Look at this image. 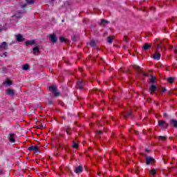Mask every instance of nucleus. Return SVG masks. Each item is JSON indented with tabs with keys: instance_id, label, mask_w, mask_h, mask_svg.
<instances>
[{
	"instance_id": "obj_1",
	"label": "nucleus",
	"mask_w": 177,
	"mask_h": 177,
	"mask_svg": "<svg viewBox=\"0 0 177 177\" xmlns=\"http://www.w3.org/2000/svg\"><path fill=\"white\" fill-rule=\"evenodd\" d=\"M28 150H30V151H34L35 154H38V153H39V149L37 146H31L28 148Z\"/></svg>"
},
{
	"instance_id": "obj_2",
	"label": "nucleus",
	"mask_w": 177,
	"mask_h": 177,
	"mask_svg": "<svg viewBox=\"0 0 177 177\" xmlns=\"http://www.w3.org/2000/svg\"><path fill=\"white\" fill-rule=\"evenodd\" d=\"M50 92H53L54 93L55 96H59V93L57 92V88L55 86H52L50 87Z\"/></svg>"
},
{
	"instance_id": "obj_3",
	"label": "nucleus",
	"mask_w": 177,
	"mask_h": 177,
	"mask_svg": "<svg viewBox=\"0 0 177 177\" xmlns=\"http://www.w3.org/2000/svg\"><path fill=\"white\" fill-rule=\"evenodd\" d=\"M158 125L161 128H168V123L165 122L164 120H159Z\"/></svg>"
},
{
	"instance_id": "obj_4",
	"label": "nucleus",
	"mask_w": 177,
	"mask_h": 177,
	"mask_svg": "<svg viewBox=\"0 0 177 177\" xmlns=\"http://www.w3.org/2000/svg\"><path fill=\"white\" fill-rule=\"evenodd\" d=\"M16 135L13 134V133H10L9 136H8V139L10 140V142L11 143H15V142H16Z\"/></svg>"
},
{
	"instance_id": "obj_5",
	"label": "nucleus",
	"mask_w": 177,
	"mask_h": 177,
	"mask_svg": "<svg viewBox=\"0 0 177 177\" xmlns=\"http://www.w3.org/2000/svg\"><path fill=\"white\" fill-rule=\"evenodd\" d=\"M0 49L3 50H7L8 49V43L3 41V43L0 44Z\"/></svg>"
},
{
	"instance_id": "obj_6",
	"label": "nucleus",
	"mask_w": 177,
	"mask_h": 177,
	"mask_svg": "<svg viewBox=\"0 0 177 177\" xmlns=\"http://www.w3.org/2000/svg\"><path fill=\"white\" fill-rule=\"evenodd\" d=\"M146 161H147V165H149L153 164L154 162V158H153L150 156H147Z\"/></svg>"
},
{
	"instance_id": "obj_7",
	"label": "nucleus",
	"mask_w": 177,
	"mask_h": 177,
	"mask_svg": "<svg viewBox=\"0 0 177 177\" xmlns=\"http://www.w3.org/2000/svg\"><path fill=\"white\" fill-rule=\"evenodd\" d=\"M6 93L9 96H13L15 95V90L12 88H8L6 91Z\"/></svg>"
},
{
	"instance_id": "obj_8",
	"label": "nucleus",
	"mask_w": 177,
	"mask_h": 177,
	"mask_svg": "<svg viewBox=\"0 0 177 177\" xmlns=\"http://www.w3.org/2000/svg\"><path fill=\"white\" fill-rule=\"evenodd\" d=\"M50 39H51V42L53 44H56V42H57V38L55 34L50 35Z\"/></svg>"
},
{
	"instance_id": "obj_9",
	"label": "nucleus",
	"mask_w": 177,
	"mask_h": 177,
	"mask_svg": "<svg viewBox=\"0 0 177 177\" xmlns=\"http://www.w3.org/2000/svg\"><path fill=\"white\" fill-rule=\"evenodd\" d=\"M12 84V80L9 79H6V81L3 82V85H4L5 86H10Z\"/></svg>"
},
{
	"instance_id": "obj_10",
	"label": "nucleus",
	"mask_w": 177,
	"mask_h": 177,
	"mask_svg": "<svg viewBox=\"0 0 177 177\" xmlns=\"http://www.w3.org/2000/svg\"><path fill=\"white\" fill-rule=\"evenodd\" d=\"M77 86L79 89H82L84 88V81L79 80L77 83Z\"/></svg>"
},
{
	"instance_id": "obj_11",
	"label": "nucleus",
	"mask_w": 177,
	"mask_h": 177,
	"mask_svg": "<svg viewBox=\"0 0 177 177\" xmlns=\"http://www.w3.org/2000/svg\"><path fill=\"white\" fill-rule=\"evenodd\" d=\"M109 21L101 19V21L100 22V26H101L102 27H104V26H106V24H109Z\"/></svg>"
},
{
	"instance_id": "obj_12",
	"label": "nucleus",
	"mask_w": 177,
	"mask_h": 177,
	"mask_svg": "<svg viewBox=\"0 0 177 177\" xmlns=\"http://www.w3.org/2000/svg\"><path fill=\"white\" fill-rule=\"evenodd\" d=\"M161 57V54H160V53H155L153 55V59H155L156 60H160Z\"/></svg>"
},
{
	"instance_id": "obj_13",
	"label": "nucleus",
	"mask_w": 177,
	"mask_h": 177,
	"mask_svg": "<svg viewBox=\"0 0 177 177\" xmlns=\"http://www.w3.org/2000/svg\"><path fill=\"white\" fill-rule=\"evenodd\" d=\"M75 172L76 174H81L82 172V166H79L75 169Z\"/></svg>"
},
{
	"instance_id": "obj_14",
	"label": "nucleus",
	"mask_w": 177,
	"mask_h": 177,
	"mask_svg": "<svg viewBox=\"0 0 177 177\" xmlns=\"http://www.w3.org/2000/svg\"><path fill=\"white\" fill-rule=\"evenodd\" d=\"M156 91H157V87L154 85H151L149 87V91L151 92V93H153V92H156Z\"/></svg>"
},
{
	"instance_id": "obj_15",
	"label": "nucleus",
	"mask_w": 177,
	"mask_h": 177,
	"mask_svg": "<svg viewBox=\"0 0 177 177\" xmlns=\"http://www.w3.org/2000/svg\"><path fill=\"white\" fill-rule=\"evenodd\" d=\"M22 70L24 71H27V70H30V65L28 64H25L22 66Z\"/></svg>"
},
{
	"instance_id": "obj_16",
	"label": "nucleus",
	"mask_w": 177,
	"mask_h": 177,
	"mask_svg": "<svg viewBox=\"0 0 177 177\" xmlns=\"http://www.w3.org/2000/svg\"><path fill=\"white\" fill-rule=\"evenodd\" d=\"M23 13H26V11L18 12L15 15V16L17 19H20V17L23 15Z\"/></svg>"
},
{
	"instance_id": "obj_17",
	"label": "nucleus",
	"mask_w": 177,
	"mask_h": 177,
	"mask_svg": "<svg viewBox=\"0 0 177 177\" xmlns=\"http://www.w3.org/2000/svg\"><path fill=\"white\" fill-rule=\"evenodd\" d=\"M16 39L18 42H21V41H23L24 39L21 35H16Z\"/></svg>"
},
{
	"instance_id": "obj_18",
	"label": "nucleus",
	"mask_w": 177,
	"mask_h": 177,
	"mask_svg": "<svg viewBox=\"0 0 177 177\" xmlns=\"http://www.w3.org/2000/svg\"><path fill=\"white\" fill-rule=\"evenodd\" d=\"M35 40H28L25 42V44L27 46L35 45Z\"/></svg>"
},
{
	"instance_id": "obj_19",
	"label": "nucleus",
	"mask_w": 177,
	"mask_h": 177,
	"mask_svg": "<svg viewBox=\"0 0 177 177\" xmlns=\"http://www.w3.org/2000/svg\"><path fill=\"white\" fill-rule=\"evenodd\" d=\"M39 53V48L38 46H35L33 48V55H38Z\"/></svg>"
},
{
	"instance_id": "obj_20",
	"label": "nucleus",
	"mask_w": 177,
	"mask_h": 177,
	"mask_svg": "<svg viewBox=\"0 0 177 177\" xmlns=\"http://www.w3.org/2000/svg\"><path fill=\"white\" fill-rule=\"evenodd\" d=\"M171 125H173L174 128H177V121L176 120H170Z\"/></svg>"
},
{
	"instance_id": "obj_21",
	"label": "nucleus",
	"mask_w": 177,
	"mask_h": 177,
	"mask_svg": "<svg viewBox=\"0 0 177 177\" xmlns=\"http://www.w3.org/2000/svg\"><path fill=\"white\" fill-rule=\"evenodd\" d=\"M113 39H114V37H111V36L108 37L107 38L108 44H112Z\"/></svg>"
},
{
	"instance_id": "obj_22",
	"label": "nucleus",
	"mask_w": 177,
	"mask_h": 177,
	"mask_svg": "<svg viewBox=\"0 0 177 177\" xmlns=\"http://www.w3.org/2000/svg\"><path fill=\"white\" fill-rule=\"evenodd\" d=\"M151 48V46L150 45H149L147 43H146L144 45V50H147V49H150Z\"/></svg>"
},
{
	"instance_id": "obj_23",
	"label": "nucleus",
	"mask_w": 177,
	"mask_h": 177,
	"mask_svg": "<svg viewBox=\"0 0 177 177\" xmlns=\"http://www.w3.org/2000/svg\"><path fill=\"white\" fill-rule=\"evenodd\" d=\"M72 146L73 149H78V143L75 142V141L73 142Z\"/></svg>"
},
{
	"instance_id": "obj_24",
	"label": "nucleus",
	"mask_w": 177,
	"mask_h": 177,
	"mask_svg": "<svg viewBox=\"0 0 177 177\" xmlns=\"http://www.w3.org/2000/svg\"><path fill=\"white\" fill-rule=\"evenodd\" d=\"M34 2H35V0H26V3L28 5H32V3H34Z\"/></svg>"
},
{
	"instance_id": "obj_25",
	"label": "nucleus",
	"mask_w": 177,
	"mask_h": 177,
	"mask_svg": "<svg viewBox=\"0 0 177 177\" xmlns=\"http://www.w3.org/2000/svg\"><path fill=\"white\" fill-rule=\"evenodd\" d=\"M159 140H167V136H160L158 137Z\"/></svg>"
},
{
	"instance_id": "obj_26",
	"label": "nucleus",
	"mask_w": 177,
	"mask_h": 177,
	"mask_svg": "<svg viewBox=\"0 0 177 177\" xmlns=\"http://www.w3.org/2000/svg\"><path fill=\"white\" fill-rule=\"evenodd\" d=\"M90 46H91L93 48H94V46H96V43L95 42V41L92 40L90 42Z\"/></svg>"
},
{
	"instance_id": "obj_27",
	"label": "nucleus",
	"mask_w": 177,
	"mask_h": 177,
	"mask_svg": "<svg viewBox=\"0 0 177 177\" xmlns=\"http://www.w3.org/2000/svg\"><path fill=\"white\" fill-rule=\"evenodd\" d=\"M132 114V112H128L127 113H124L123 115L127 118V117H129Z\"/></svg>"
},
{
	"instance_id": "obj_28",
	"label": "nucleus",
	"mask_w": 177,
	"mask_h": 177,
	"mask_svg": "<svg viewBox=\"0 0 177 177\" xmlns=\"http://www.w3.org/2000/svg\"><path fill=\"white\" fill-rule=\"evenodd\" d=\"M150 174L152 175V176H156V169L151 170Z\"/></svg>"
},
{
	"instance_id": "obj_29",
	"label": "nucleus",
	"mask_w": 177,
	"mask_h": 177,
	"mask_svg": "<svg viewBox=\"0 0 177 177\" xmlns=\"http://www.w3.org/2000/svg\"><path fill=\"white\" fill-rule=\"evenodd\" d=\"M168 82H169V84H172V82H174V77H169V78L168 79Z\"/></svg>"
},
{
	"instance_id": "obj_30",
	"label": "nucleus",
	"mask_w": 177,
	"mask_h": 177,
	"mask_svg": "<svg viewBox=\"0 0 177 177\" xmlns=\"http://www.w3.org/2000/svg\"><path fill=\"white\" fill-rule=\"evenodd\" d=\"M59 40L61 41V42H66V39L64 37H60Z\"/></svg>"
},
{
	"instance_id": "obj_31",
	"label": "nucleus",
	"mask_w": 177,
	"mask_h": 177,
	"mask_svg": "<svg viewBox=\"0 0 177 177\" xmlns=\"http://www.w3.org/2000/svg\"><path fill=\"white\" fill-rule=\"evenodd\" d=\"M151 82H152V83L156 82V78H155L154 77H152L151 78Z\"/></svg>"
},
{
	"instance_id": "obj_32",
	"label": "nucleus",
	"mask_w": 177,
	"mask_h": 177,
	"mask_svg": "<svg viewBox=\"0 0 177 177\" xmlns=\"http://www.w3.org/2000/svg\"><path fill=\"white\" fill-rule=\"evenodd\" d=\"M2 30H3V27H2V26L0 25V32H2Z\"/></svg>"
},
{
	"instance_id": "obj_33",
	"label": "nucleus",
	"mask_w": 177,
	"mask_h": 177,
	"mask_svg": "<svg viewBox=\"0 0 177 177\" xmlns=\"http://www.w3.org/2000/svg\"><path fill=\"white\" fill-rule=\"evenodd\" d=\"M158 49H161V45L158 44Z\"/></svg>"
},
{
	"instance_id": "obj_34",
	"label": "nucleus",
	"mask_w": 177,
	"mask_h": 177,
	"mask_svg": "<svg viewBox=\"0 0 177 177\" xmlns=\"http://www.w3.org/2000/svg\"><path fill=\"white\" fill-rule=\"evenodd\" d=\"M165 91H167V90L165 88H164L162 89V92H165Z\"/></svg>"
},
{
	"instance_id": "obj_35",
	"label": "nucleus",
	"mask_w": 177,
	"mask_h": 177,
	"mask_svg": "<svg viewBox=\"0 0 177 177\" xmlns=\"http://www.w3.org/2000/svg\"><path fill=\"white\" fill-rule=\"evenodd\" d=\"M66 133H67L68 135H70V131H66Z\"/></svg>"
},
{
	"instance_id": "obj_36",
	"label": "nucleus",
	"mask_w": 177,
	"mask_h": 177,
	"mask_svg": "<svg viewBox=\"0 0 177 177\" xmlns=\"http://www.w3.org/2000/svg\"><path fill=\"white\" fill-rule=\"evenodd\" d=\"M97 133L98 135H100V133H102V131H99Z\"/></svg>"
},
{
	"instance_id": "obj_37",
	"label": "nucleus",
	"mask_w": 177,
	"mask_h": 177,
	"mask_svg": "<svg viewBox=\"0 0 177 177\" xmlns=\"http://www.w3.org/2000/svg\"><path fill=\"white\" fill-rule=\"evenodd\" d=\"M21 8H26V5L22 6Z\"/></svg>"
},
{
	"instance_id": "obj_38",
	"label": "nucleus",
	"mask_w": 177,
	"mask_h": 177,
	"mask_svg": "<svg viewBox=\"0 0 177 177\" xmlns=\"http://www.w3.org/2000/svg\"><path fill=\"white\" fill-rule=\"evenodd\" d=\"M7 53H4V55H5L6 57L7 56V55H7Z\"/></svg>"
},
{
	"instance_id": "obj_39",
	"label": "nucleus",
	"mask_w": 177,
	"mask_h": 177,
	"mask_svg": "<svg viewBox=\"0 0 177 177\" xmlns=\"http://www.w3.org/2000/svg\"><path fill=\"white\" fill-rule=\"evenodd\" d=\"M167 115L166 114H164V116L165 117Z\"/></svg>"
},
{
	"instance_id": "obj_40",
	"label": "nucleus",
	"mask_w": 177,
	"mask_h": 177,
	"mask_svg": "<svg viewBox=\"0 0 177 177\" xmlns=\"http://www.w3.org/2000/svg\"><path fill=\"white\" fill-rule=\"evenodd\" d=\"M137 68L139 70L140 68H139V67H137Z\"/></svg>"
},
{
	"instance_id": "obj_41",
	"label": "nucleus",
	"mask_w": 177,
	"mask_h": 177,
	"mask_svg": "<svg viewBox=\"0 0 177 177\" xmlns=\"http://www.w3.org/2000/svg\"><path fill=\"white\" fill-rule=\"evenodd\" d=\"M158 49H160V48H158V50H158Z\"/></svg>"
}]
</instances>
